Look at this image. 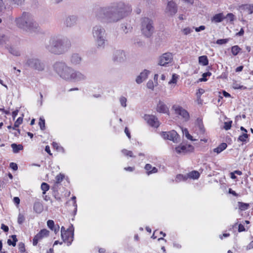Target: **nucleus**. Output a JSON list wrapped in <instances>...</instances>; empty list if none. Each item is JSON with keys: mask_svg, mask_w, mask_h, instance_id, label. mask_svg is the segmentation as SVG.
<instances>
[{"mask_svg": "<svg viewBox=\"0 0 253 253\" xmlns=\"http://www.w3.org/2000/svg\"><path fill=\"white\" fill-rule=\"evenodd\" d=\"M211 75V73L208 72L203 74L202 78L200 79V82H205L207 81V77H210Z\"/></svg>", "mask_w": 253, "mask_h": 253, "instance_id": "42", "label": "nucleus"}, {"mask_svg": "<svg viewBox=\"0 0 253 253\" xmlns=\"http://www.w3.org/2000/svg\"><path fill=\"white\" fill-rule=\"evenodd\" d=\"M82 58L81 55L77 53H73L70 57V62L72 65L76 66L81 64Z\"/></svg>", "mask_w": 253, "mask_h": 253, "instance_id": "20", "label": "nucleus"}, {"mask_svg": "<svg viewBox=\"0 0 253 253\" xmlns=\"http://www.w3.org/2000/svg\"><path fill=\"white\" fill-rule=\"evenodd\" d=\"M53 71L61 79L67 82H82L86 80L85 75L62 61L56 62L52 65Z\"/></svg>", "mask_w": 253, "mask_h": 253, "instance_id": "2", "label": "nucleus"}, {"mask_svg": "<svg viewBox=\"0 0 253 253\" xmlns=\"http://www.w3.org/2000/svg\"><path fill=\"white\" fill-rule=\"evenodd\" d=\"M144 120L148 124L152 127L157 128L160 126V123L158 118L154 115H145L144 117Z\"/></svg>", "mask_w": 253, "mask_h": 253, "instance_id": "15", "label": "nucleus"}, {"mask_svg": "<svg viewBox=\"0 0 253 253\" xmlns=\"http://www.w3.org/2000/svg\"><path fill=\"white\" fill-rule=\"evenodd\" d=\"M13 153H17L19 151L23 150V146L21 144H16L13 143L11 145Z\"/></svg>", "mask_w": 253, "mask_h": 253, "instance_id": "30", "label": "nucleus"}, {"mask_svg": "<svg viewBox=\"0 0 253 253\" xmlns=\"http://www.w3.org/2000/svg\"><path fill=\"white\" fill-rule=\"evenodd\" d=\"M239 209L242 211H245L249 207V204L242 202H239Z\"/></svg>", "mask_w": 253, "mask_h": 253, "instance_id": "44", "label": "nucleus"}, {"mask_svg": "<svg viewBox=\"0 0 253 253\" xmlns=\"http://www.w3.org/2000/svg\"><path fill=\"white\" fill-rule=\"evenodd\" d=\"M39 24L34 20L32 15L29 13L26 12L25 31L33 33L39 31Z\"/></svg>", "mask_w": 253, "mask_h": 253, "instance_id": "6", "label": "nucleus"}, {"mask_svg": "<svg viewBox=\"0 0 253 253\" xmlns=\"http://www.w3.org/2000/svg\"><path fill=\"white\" fill-rule=\"evenodd\" d=\"M126 52L119 49L115 51L113 55V60L118 63H122L126 61Z\"/></svg>", "mask_w": 253, "mask_h": 253, "instance_id": "13", "label": "nucleus"}, {"mask_svg": "<svg viewBox=\"0 0 253 253\" xmlns=\"http://www.w3.org/2000/svg\"><path fill=\"white\" fill-rule=\"evenodd\" d=\"M187 179L186 175L178 174L175 177V181L179 182L182 181H186Z\"/></svg>", "mask_w": 253, "mask_h": 253, "instance_id": "37", "label": "nucleus"}, {"mask_svg": "<svg viewBox=\"0 0 253 253\" xmlns=\"http://www.w3.org/2000/svg\"><path fill=\"white\" fill-rule=\"evenodd\" d=\"M177 10L175 2L172 0H168L165 9V13L169 16H173L177 13Z\"/></svg>", "mask_w": 253, "mask_h": 253, "instance_id": "9", "label": "nucleus"}, {"mask_svg": "<svg viewBox=\"0 0 253 253\" xmlns=\"http://www.w3.org/2000/svg\"><path fill=\"white\" fill-rule=\"evenodd\" d=\"M43 209V206L41 203L37 202L34 204V210L36 212L38 213H41Z\"/></svg>", "mask_w": 253, "mask_h": 253, "instance_id": "29", "label": "nucleus"}, {"mask_svg": "<svg viewBox=\"0 0 253 253\" xmlns=\"http://www.w3.org/2000/svg\"><path fill=\"white\" fill-rule=\"evenodd\" d=\"M131 10L129 6L122 2H119L101 8L97 16L104 22L116 23L126 17Z\"/></svg>", "mask_w": 253, "mask_h": 253, "instance_id": "1", "label": "nucleus"}, {"mask_svg": "<svg viewBox=\"0 0 253 253\" xmlns=\"http://www.w3.org/2000/svg\"><path fill=\"white\" fill-rule=\"evenodd\" d=\"M172 59V55L170 53H165L159 57L158 64L161 66H166L170 63Z\"/></svg>", "mask_w": 253, "mask_h": 253, "instance_id": "16", "label": "nucleus"}, {"mask_svg": "<svg viewBox=\"0 0 253 253\" xmlns=\"http://www.w3.org/2000/svg\"><path fill=\"white\" fill-rule=\"evenodd\" d=\"M227 144L225 143L220 144L218 147L213 149V152L216 154H219L227 148Z\"/></svg>", "mask_w": 253, "mask_h": 253, "instance_id": "28", "label": "nucleus"}, {"mask_svg": "<svg viewBox=\"0 0 253 253\" xmlns=\"http://www.w3.org/2000/svg\"><path fill=\"white\" fill-rule=\"evenodd\" d=\"M8 41V38L3 34H0V45L6 44Z\"/></svg>", "mask_w": 253, "mask_h": 253, "instance_id": "35", "label": "nucleus"}, {"mask_svg": "<svg viewBox=\"0 0 253 253\" xmlns=\"http://www.w3.org/2000/svg\"><path fill=\"white\" fill-rule=\"evenodd\" d=\"M60 227L59 225H55L53 228H52L51 230L54 231L55 234L57 233L59 231Z\"/></svg>", "mask_w": 253, "mask_h": 253, "instance_id": "58", "label": "nucleus"}, {"mask_svg": "<svg viewBox=\"0 0 253 253\" xmlns=\"http://www.w3.org/2000/svg\"><path fill=\"white\" fill-rule=\"evenodd\" d=\"M229 40L228 39H219L216 41V43L218 44H223L226 43Z\"/></svg>", "mask_w": 253, "mask_h": 253, "instance_id": "50", "label": "nucleus"}, {"mask_svg": "<svg viewBox=\"0 0 253 253\" xmlns=\"http://www.w3.org/2000/svg\"><path fill=\"white\" fill-rule=\"evenodd\" d=\"M22 122L23 118L19 117L15 121L14 126L13 127V129H15L16 127H18L19 126V125L22 124Z\"/></svg>", "mask_w": 253, "mask_h": 253, "instance_id": "41", "label": "nucleus"}, {"mask_svg": "<svg viewBox=\"0 0 253 253\" xmlns=\"http://www.w3.org/2000/svg\"><path fill=\"white\" fill-rule=\"evenodd\" d=\"M239 10L242 15L247 16L253 13V5L243 4L239 7Z\"/></svg>", "mask_w": 253, "mask_h": 253, "instance_id": "18", "label": "nucleus"}, {"mask_svg": "<svg viewBox=\"0 0 253 253\" xmlns=\"http://www.w3.org/2000/svg\"><path fill=\"white\" fill-rule=\"evenodd\" d=\"M49 232L45 229L41 230L34 238L33 244L36 246L39 241L49 236Z\"/></svg>", "mask_w": 253, "mask_h": 253, "instance_id": "14", "label": "nucleus"}, {"mask_svg": "<svg viewBox=\"0 0 253 253\" xmlns=\"http://www.w3.org/2000/svg\"><path fill=\"white\" fill-rule=\"evenodd\" d=\"M11 238H12V240H11L10 239H8L7 244L9 246L15 247L16 246V242H17L16 236L13 235L11 236Z\"/></svg>", "mask_w": 253, "mask_h": 253, "instance_id": "33", "label": "nucleus"}, {"mask_svg": "<svg viewBox=\"0 0 253 253\" xmlns=\"http://www.w3.org/2000/svg\"><path fill=\"white\" fill-rule=\"evenodd\" d=\"M25 220V217L23 214L20 213L18 217V223L19 224H22Z\"/></svg>", "mask_w": 253, "mask_h": 253, "instance_id": "46", "label": "nucleus"}, {"mask_svg": "<svg viewBox=\"0 0 253 253\" xmlns=\"http://www.w3.org/2000/svg\"><path fill=\"white\" fill-rule=\"evenodd\" d=\"M193 32V29L190 27H186L182 30V33L185 35H187Z\"/></svg>", "mask_w": 253, "mask_h": 253, "instance_id": "48", "label": "nucleus"}, {"mask_svg": "<svg viewBox=\"0 0 253 253\" xmlns=\"http://www.w3.org/2000/svg\"><path fill=\"white\" fill-rule=\"evenodd\" d=\"M64 177V175L63 174L60 173L56 175L55 177L56 182V183H60L63 179Z\"/></svg>", "mask_w": 253, "mask_h": 253, "instance_id": "47", "label": "nucleus"}, {"mask_svg": "<svg viewBox=\"0 0 253 253\" xmlns=\"http://www.w3.org/2000/svg\"><path fill=\"white\" fill-rule=\"evenodd\" d=\"M18 112V110H16L12 112V116L13 120H14L17 116Z\"/></svg>", "mask_w": 253, "mask_h": 253, "instance_id": "63", "label": "nucleus"}, {"mask_svg": "<svg viewBox=\"0 0 253 253\" xmlns=\"http://www.w3.org/2000/svg\"><path fill=\"white\" fill-rule=\"evenodd\" d=\"M39 125L42 130L45 129V120L43 118L41 117L39 120Z\"/></svg>", "mask_w": 253, "mask_h": 253, "instance_id": "43", "label": "nucleus"}, {"mask_svg": "<svg viewBox=\"0 0 253 253\" xmlns=\"http://www.w3.org/2000/svg\"><path fill=\"white\" fill-rule=\"evenodd\" d=\"M187 177V179L188 178L193 179H197L200 176V173L197 171H192L187 174H186Z\"/></svg>", "mask_w": 253, "mask_h": 253, "instance_id": "27", "label": "nucleus"}, {"mask_svg": "<svg viewBox=\"0 0 253 253\" xmlns=\"http://www.w3.org/2000/svg\"><path fill=\"white\" fill-rule=\"evenodd\" d=\"M122 153L126 156L133 157L132 152L131 151L127 150L126 149H123L122 150Z\"/></svg>", "mask_w": 253, "mask_h": 253, "instance_id": "40", "label": "nucleus"}, {"mask_svg": "<svg viewBox=\"0 0 253 253\" xmlns=\"http://www.w3.org/2000/svg\"><path fill=\"white\" fill-rule=\"evenodd\" d=\"M246 230V229L244 227V226L242 224H239L238 226V231L241 232L243 231H245Z\"/></svg>", "mask_w": 253, "mask_h": 253, "instance_id": "59", "label": "nucleus"}, {"mask_svg": "<svg viewBox=\"0 0 253 253\" xmlns=\"http://www.w3.org/2000/svg\"><path fill=\"white\" fill-rule=\"evenodd\" d=\"M144 168L148 175L155 173L158 172V169L156 167H152V165L149 164H146Z\"/></svg>", "mask_w": 253, "mask_h": 253, "instance_id": "26", "label": "nucleus"}, {"mask_svg": "<svg viewBox=\"0 0 253 253\" xmlns=\"http://www.w3.org/2000/svg\"><path fill=\"white\" fill-rule=\"evenodd\" d=\"M10 168L14 170H16L18 169L17 165L13 162L10 164Z\"/></svg>", "mask_w": 253, "mask_h": 253, "instance_id": "57", "label": "nucleus"}, {"mask_svg": "<svg viewBox=\"0 0 253 253\" xmlns=\"http://www.w3.org/2000/svg\"><path fill=\"white\" fill-rule=\"evenodd\" d=\"M157 112L161 113H167L169 112V108L163 101H160L157 106Z\"/></svg>", "mask_w": 253, "mask_h": 253, "instance_id": "23", "label": "nucleus"}, {"mask_svg": "<svg viewBox=\"0 0 253 253\" xmlns=\"http://www.w3.org/2000/svg\"><path fill=\"white\" fill-rule=\"evenodd\" d=\"M205 92V90L202 89V88H200V89H199L198 90V92H197V96L198 97H200V96L203 94Z\"/></svg>", "mask_w": 253, "mask_h": 253, "instance_id": "60", "label": "nucleus"}, {"mask_svg": "<svg viewBox=\"0 0 253 253\" xmlns=\"http://www.w3.org/2000/svg\"><path fill=\"white\" fill-rule=\"evenodd\" d=\"M1 229L4 232H7L9 230L8 227L4 224H2L1 225Z\"/></svg>", "mask_w": 253, "mask_h": 253, "instance_id": "61", "label": "nucleus"}, {"mask_svg": "<svg viewBox=\"0 0 253 253\" xmlns=\"http://www.w3.org/2000/svg\"><path fill=\"white\" fill-rule=\"evenodd\" d=\"M20 201V199L18 197H15L13 198V202L16 205H19Z\"/></svg>", "mask_w": 253, "mask_h": 253, "instance_id": "64", "label": "nucleus"}, {"mask_svg": "<svg viewBox=\"0 0 253 253\" xmlns=\"http://www.w3.org/2000/svg\"><path fill=\"white\" fill-rule=\"evenodd\" d=\"M77 17L74 15H71L67 17L64 21V24L69 27L73 26L76 24L77 21Z\"/></svg>", "mask_w": 253, "mask_h": 253, "instance_id": "22", "label": "nucleus"}, {"mask_svg": "<svg viewBox=\"0 0 253 253\" xmlns=\"http://www.w3.org/2000/svg\"><path fill=\"white\" fill-rule=\"evenodd\" d=\"M193 28L195 29L196 32H200L201 31L204 30L206 29V27H205V26L202 25V26H200L199 27H196V28L193 27Z\"/></svg>", "mask_w": 253, "mask_h": 253, "instance_id": "56", "label": "nucleus"}, {"mask_svg": "<svg viewBox=\"0 0 253 253\" xmlns=\"http://www.w3.org/2000/svg\"><path fill=\"white\" fill-rule=\"evenodd\" d=\"M76 198L75 196H73L72 198V199L74 201L73 206L75 207V212H76L77 210V204L76 203Z\"/></svg>", "mask_w": 253, "mask_h": 253, "instance_id": "62", "label": "nucleus"}, {"mask_svg": "<svg viewBox=\"0 0 253 253\" xmlns=\"http://www.w3.org/2000/svg\"><path fill=\"white\" fill-rule=\"evenodd\" d=\"M41 188L42 191V194H45L46 192L49 190V186L46 183L43 182L41 184Z\"/></svg>", "mask_w": 253, "mask_h": 253, "instance_id": "38", "label": "nucleus"}, {"mask_svg": "<svg viewBox=\"0 0 253 253\" xmlns=\"http://www.w3.org/2000/svg\"><path fill=\"white\" fill-rule=\"evenodd\" d=\"M8 50L9 52L15 56H19L20 55V50L17 48L14 47H10Z\"/></svg>", "mask_w": 253, "mask_h": 253, "instance_id": "34", "label": "nucleus"}, {"mask_svg": "<svg viewBox=\"0 0 253 253\" xmlns=\"http://www.w3.org/2000/svg\"><path fill=\"white\" fill-rule=\"evenodd\" d=\"M92 35L97 47L104 48L107 42V34L104 27L100 25L94 26L92 28Z\"/></svg>", "mask_w": 253, "mask_h": 253, "instance_id": "3", "label": "nucleus"}, {"mask_svg": "<svg viewBox=\"0 0 253 253\" xmlns=\"http://www.w3.org/2000/svg\"><path fill=\"white\" fill-rule=\"evenodd\" d=\"M150 74V71L149 70L144 69L140 73V74L138 76L136 77L135 79L136 83L138 84H140L143 83L147 79Z\"/></svg>", "mask_w": 253, "mask_h": 253, "instance_id": "19", "label": "nucleus"}, {"mask_svg": "<svg viewBox=\"0 0 253 253\" xmlns=\"http://www.w3.org/2000/svg\"><path fill=\"white\" fill-rule=\"evenodd\" d=\"M45 47L49 52L55 54H61L64 52L63 42L59 36L51 37L45 44Z\"/></svg>", "mask_w": 253, "mask_h": 253, "instance_id": "4", "label": "nucleus"}, {"mask_svg": "<svg viewBox=\"0 0 253 253\" xmlns=\"http://www.w3.org/2000/svg\"><path fill=\"white\" fill-rule=\"evenodd\" d=\"M154 83L152 80H149L147 83V87L151 90H153L154 88Z\"/></svg>", "mask_w": 253, "mask_h": 253, "instance_id": "51", "label": "nucleus"}, {"mask_svg": "<svg viewBox=\"0 0 253 253\" xmlns=\"http://www.w3.org/2000/svg\"><path fill=\"white\" fill-rule=\"evenodd\" d=\"M195 131L198 134H203L205 133V129L203 124L202 119H197L195 126Z\"/></svg>", "mask_w": 253, "mask_h": 253, "instance_id": "21", "label": "nucleus"}, {"mask_svg": "<svg viewBox=\"0 0 253 253\" xmlns=\"http://www.w3.org/2000/svg\"><path fill=\"white\" fill-rule=\"evenodd\" d=\"M47 225L49 228L51 229L55 226L54 222L52 220H48L47 221Z\"/></svg>", "mask_w": 253, "mask_h": 253, "instance_id": "52", "label": "nucleus"}, {"mask_svg": "<svg viewBox=\"0 0 253 253\" xmlns=\"http://www.w3.org/2000/svg\"><path fill=\"white\" fill-rule=\"evenodd\" d=\"M248 137V134H247V132H242V134L239 136L238 140L244 142L246 141Z\"/></svg>", "mask_w": 253, "mask_h": 253, "instance_id": "39", "label": "nucleus"}, {"mask_svg": "<svg viewBox=\"0 0 253 253\" xmlns=\"http://www.w3.org/2000/svg\"><path fill=\"white\" fill-rule=\"evenodd\" d=\"M225 16L222 13H218L214 15L211 18V22L213 23L221 22L224 18Z\"/></svg>", "mask_w": 253, "mask_h": 253, "instance_id": "25", "label": "nucleus"}, {"mask_svg": "<svg viewBox=\"0 0 253 253\" xmlns=\"http://www.w3.org/2000/svg\"><path fill=\"white\" fill-rule=\"evenodd\" d=\"M19 250L20 252L23 253L25 252V245L24 244L21 242L18 244Z\"/></svg>", "mask_w": 253, "mask_h": 253, "instance_id": "53", "label": "nucleus"}, {"mask_svg": "<svg viewBox=\"0 0 253 253\" xmlns=\"http://www.w3.org/2000/svg\"><path fill=\"white\" fill-rule=\"evenodd\" d=\"M24 0H10L11 2L13 4L17 5H21Z\"/></svg>", "mask_w": 253, "mask_h": 253, "instance_id": "54", "label": "nucleus"}, {"mask_svg": "<svg viewBox=\"0 0 253 253\" xmlns=\"http://www.w3.org/2000/svg\"><path fill=\"white\" fill-rule=\"evenodd\" d=\"M175 114L179 115L184 121L187 122L190 119V115L187 110L178 105H174L172 107Z\"/></svg>", "mask_w": 253, "mask_h": 253, "instance_id": "10", "label": "nucleus"}, {"mask_svg": "<svg viewBox=\"0 0 253 253\" xmlns=\"http://www.w3.org/2000/svg\"><path fill=\"white\" fill-rule=\"evenodd\" d=\"M199 63L203 66H207L209 64V60L207 56L203 55L199 57Z\"/></svg>", "mask_w": 253, "mask_h": 253, "instance_id": "31", "label": "nucleus"}, {"mask_svg": "<svg viewBox=\"0 0 253 253\" xmlns=\"http://www.w3.org/2000/svg\"><path fill=\"white\" fill-rule=\"evenodd\" d=\"M178 79V76L177 75L175 74L172 75L171 80L168 83L170 89H172L175 87L177 84Z\"/></svg>", "mask_w": 253, "mask_h": 253, "instance_id": "24", "label": "nucleus"}, {"mask_svg": "<svg viewBox=\"0 0 253 253\" xmlns=\"http://www.w3.org/2000/svg\"><path fill=\"white\" fill-rule=\"evenodd\" d=\"M241 50V48L238 45H234L231 47V52L234 56L237 55Z\"/></svg>", "mask_w": 253, "mask_h": 253, "instance_id": "36", "label": "nucleus"}, {"mask_svg": "<svg viewBox=\"0 0 253 253\" xmlns=\"http://www.w3.org/2000/svg\"><path fill=\"white\" fill-rule=\"evenodd\" d=\"M61 238L64 242L67 244L68 246L71 245L74 239V232L71 229L66 230L65 227L61 228Z\"/></svg>", "mask_w": 253, "mask_h": 253, "instance_id": "7", "label": "nucleus"}, {"mask_svg": "<svg viewBox=\"0 0 253 253\" xmlns=\"http://www.w3.org/2000/svg\"><path fill=\"white\" fill-rule=\"evenodd\" d=\"M140 29L144 37L150 38L155 31L153 20L149 17H142L140 20Z\"/></svg>", "mask_w": 253, "mask_h": 253, "instance_id": "5", "label": "nucleus"}, {"mask_svg": "<svg viewBox=\"0 0 253 253\" xmlns=\"http://www.w3.org/2000/svg\"><path fill=\"white\" fill-rule=\"evenodd\" d=\"M226 18L230 21H233L234 20V15L232 13H228Z\"/></svg>", "mask_w": 253, "mask_h": 253, "instance_id": "55", "label": "nucleus"}, {"mask_svg": "<svg viewBox=\"0 0 253 253\" xmlns=\"http://www.w3.org/2000/svg\"><path fill=\"white\" fill-rule=\"evenodd\" d=\"M232 87L235 89H243L245 90L247 89V87L244 85L241 84L236 81H234L232 84Z\"/></svg>", "mask_w": 253, "mask_h": 253, "instance_id": "32", "label": "nucleus"}, {"mask_svg": "<svg viewBox=\"0 0 253 253\" xmlns=\"http://www.w3.org/2000/svg\"><path fill=\"white\" fill-rule=\"evenodd\" d=\"M26 12H23L22 15L16 17L14 22L16 26L25 31V22Z\"/></svg>", "mask_w": 253, "mask_h": 253, "instance_id": "17", "label": "nucleus"}, {"mask_svg": "<svg viewBox=\"0 0 253 253\" xmlns=\"http://www.w3.org/2000/svg\"><path fill=\"white\" fill-rule=\"evenodd\" d=\"M119 100H120V102L121 105L123 107H126V101H127V99H126V97H125L124 96H121Z\"/></svg>", "mask_w": 253, "mask_h": 253, "instance_id": "45", "label": "nucleus"}, {"mask_svg": "<svg viewBox=\"0 0 253 253\" xmlns=\"http://www.w3.org/2000/svg\"><path fill=\"white\" fill-rule=\"evenodd\" d=\"M26 64L31 68L40 71H42L44 69L43 63L37 58H29L27 60Z\"/></svg>", "mask_w": 253, "mask_h": 253, "instance_id": "8", "label": "nucleus"}, {"mask_svg": "<svg viewBox=\"0 0 253 253\" xmlns=\"http://www.w3.org/2000/svg\"><path fill=\"white\" fill-rule=\"evenodd\" d=\"M161 136L165 139H168L176 143L179 140V135L176 131L172 130L168 132H162Z\"/></svg>", "mask_w": 253, "mask_h": 253, "instance_id": "12", "label": "nucleus"}, {"mask_svg": "<svg viewBox=\"0 0 253 253\" xmlns=\"http://www.w3.org/2000/svg\"><path fill=\"white\" fill-rule=\"evenodd\" d=\"M232 123V121H231L225 122L224 123V126H223L224 128L226 130H228V129H230V128L231 127Z\"/></svg>", "mask_w": 253, "mask_h": 253, "instance_id": "49", "label": "nucleus"}, {"mask_svg": "<svg viewBox=\"0 0 253 253\" xmlns=\"http://www.w3.org/2000/svg\"><path fill=\"white\" fill-rule=\"evenodd\" d=\"M194 148L191 144H180L175 148V151L177 154L184 155L193 151Z\"/></svg>", "mask_w": 253, "mask_h": 253, "instance_id": "11", "label": "nucleus"}]
</instances>
